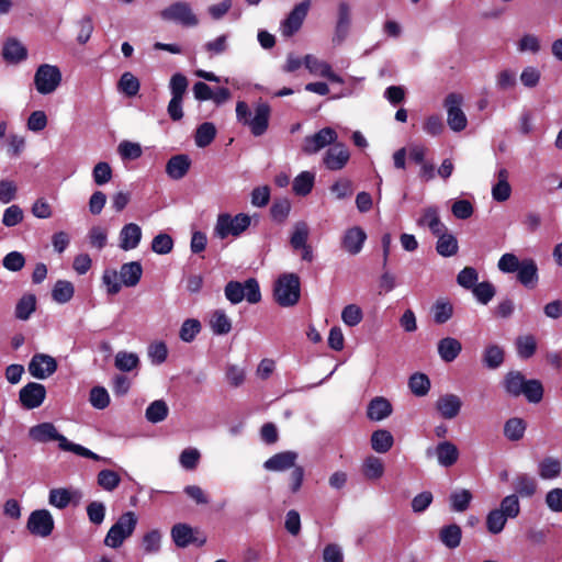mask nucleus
I'll return each instance as SVG.
<instances>
[{"mask_svg":"<svg viewBox=\"0 0 562 562\" xmlns=\"http://www.w3.org/2000/svg\"><path fill=\"white\" fill-rule=\"evenodd\" d=\"M29 436L33 441L45 443L48 441H57L58 446L64 451H70L80 457L102 460L108 462L109 459L100 457L86 447L70 442L64 435H60L52 423H42L30 428Z\"/></svg>","mask_w":562,"mask_h":562,"instance_id":"f257e3e1","label":"nucleus"},{"mask_svg":"<svg viewBox=\"0 0 562 562\" xmlns=\"http://www.w3.org/2000/svg\"><path fill=\"white\" fill-rule=\"evenodd\" d=\"M504 389L514 397L524 395L530 403H539L543 397V386L539 380H527L519 371H509L504 378Z\"/></svg>","mask_w":562,"mask_h":562,"instance_id":"f03ea898","label":"nucleus"},{"mask_svg":"<svg viewBox=\"0 0 562 562\" xmlns=\"http://www.w3.org/2000/svg\"><path fill=\"white\" fill-rule=\"evenodd\" d=\"M271 115V109L268 103L259 102L255 105L254 115L245 101H238L236 104V119L243 125L249 127L254 136L263 135L268 127Z\"/></svg>","mask_w":562,"mask_h":562,"instance_id":"7ed1b4c3","label":"nucleus"},{"mask_svg":"<svg viewBox=\"0 0 562 562\" xmlns=\"http://www.w3.org/2000/svg\"><path fill=\"white\" fill-rule=\"evenodd\" d=\"M520 513L518 496L515 494L504 497L498 508L491 510L486 516V529L492 535L501 533L508 519L516 518Z\"/></svg>","mask_w":562,"mask_h":562,"instance_id":"20e7f679","label":"nucleus"},{"mask_svg":"<svg viewBox=\"0 0 562 562\" xmlns=\"http://www.w3.org/2000/svg\"><path fill=\"white\" fill-rule=\"evenodd\" d=\"M300 278L295 273H283L274 283L273 296L283 307L295 305L300 300Z\"/></svg>","mask_w":562,"mask_h":562,"instance_id":"39448f33","label":"nucleus"},{"mask_svg":"<svg viewBox=\"0 0 562 562\" xmlns=\"http://www.w3.org/2000/svg\"><path fill=\"white\" fill-rule=\"evenodd\" d=\"M137 521L138 519L134 512L122 514L109 529L104 538V544L111 549L120 548L133 535Z\"/></svg>","mask_w":562,"mask_h":562,"instance_id":"423d86ee","label":"nucleus"},{"mask_svg":"<svg viewBox=\"0 0 562 562\" xmlns=\"http://www.w3.org/2000/svg\"><path fill=\"white\" fill-rule=\"evenodd\" d=\"M224 293L232 304H238L244 299L250 304H256L261 300L259 283L254 278L246 280L245 283L229 281L224 289Z\"/></svg>","mask_w":562,"mask_h":562,"instance_id":"0eeeda50","label":"nucleus"},{"mask_svg":"<svg viewBox=\"0 0 562 562\" xmlns=\"http://www.w3.org/2000/svg\"><path fill=\"white\" fill-rule=\"evenodd\" d=\"M250 224L251 217L248 214L239 213L232 216L228 213H222L217 216L214 235L221 239H225L229 235L238 237Z\"/></svg>","mask_w":562,"mask_h":562,"instance_id":"6e6552de","label":"nucleus"},{"mask_svg":"<svg viewBox=\"0 0 562 562\" xmlns=\"http://www.w3.org/2000/svg\"><path fill=\"white\" fill-rule=\"evenodd\" d=\"M63 80L60 69L56 65L42 64L34 74V86L40 94H52Z\"/></svg>","mask_w":562,"mask_h":562,"instance_id":"1a4fd4ad","label":"nucleus"},{"mask_svg":"<svg viewBox=\"0 0 562 562\" xmlns=\"http://www.w3.org/2000/svg\"><path fill=\"white\" fill-rule=\"evenodd\" d=\"M464 98L457 92L449 93L443 100V108L447 112V124L456 133L462 132L468 126V117L462 109Z\"/></svg>","mask_w":562,"mask_h":562,"instance_id":"9d476101","label":"nucleus"},{"mask_svg":"<svg viewBox=\"0 0 562 562\" xmlns=\"http://www.w3.org/2000/svg\"><path fill=\"white\" fill-rule=\"evenodd\" d=\"M160 18L164 21L173 22L184 27H194L199 24V19L190 3L184 1H178L166 7L160 11Z\"/></svg>","mask_w":562,"mask_h":562,"instance_id":"9b49d317","label":"nucleus"},{"mask_svg":"<svg viewBox=\"0 0 562 562\" xmlns=\"http://www.w3.org/2000/svg\"><path fill=\"white\" fill-rule=\"evenodd\" d=\"M311 0H303L297 3L280 23V33L283 37H291L300 31L311 9Z\"/></svg>","mask_w":562,"mask_h":562,"instance_id":"f8f14e48","label":"nucleus"},{"mask_svg":"<svg viewBox=\"0 0 562 562\" xmlns=\"http://www.w3.org/2000/svg\"><path fill=\"white\" fill-rule=\"evenodd\" d=\"M55 521L47 509L33 510L27 519L26 528L31 535L47 538L54 530Z\"/></svg>","mask_w":562,"mask_h":562,"instance_id":"ddd939ff","label":"nucleus"},{"mask_svg":"<svg viewBox=\"0 0 562 562\" xmlns=\"http://www.w3.org/2000/svg\"><path fill=\"white\" fill-rule=\"evenodd\" d=\"M338 135L331 127H324L313 135L304 137L302 144V151L306 155H314L323 148L334 145L337 142Z\"/></svg>","mask_w":562,"mask_h":562,"instance_id":"4468645a","label":"nucleus"},{"mask_svg":"<svg viewBox=\"0 0 562 562\" xmlns=\"http://www.w3.org/2000/svg\"><path fill=\"white\" fill-rule=\"evenodd\" d=\"M352 22V7L346 0L337 3L336 25L333 42L341 44L348 36Z\"/></svg>","mask_w":562,"mask_h":562,"instance_id":"2eb2a0df","label":"nucleus"},{"mask_svg":"<svg viewBox=\"0 0 562 562\" xmlns=\"http://www.w3.org/2000/svg\"><path fill=\"white\" fill-rule=\"evenodd\" d=\"M57 370V361L54 357L45 353H36L29 363L30 374L38 380H45Z\"/></svg>","mask_w":562,"mask_h":562,"instance_id":"dca6fc26","label":"nucleus"},{"mask_svg":"<svg viewBox=\"0 0 562 562\" xmlns=\"http://www.w3.org/2000/svg\"><path fill=\"white\" fill-rule=\"evenodd\" d=\"M350 159V153L347 146L342 143H335L329 147L324 156L323 164L326 169L330 171H338L345 168Z\"/></svg>","mask_w":562,"mask_h":562,"instance_id":"f3484780","label":"nucleus"},{"mask_svg":"<svg viewBox=\"0 0 562 562\" xmlns=\"http://www.w3.org/2000/svg\"><path fill=\"white\" fill-rule=\"evenodd\" d=\"M463 402L461 397L454 393H445L440 395L436 403L435 408L443 419H454L461 412Z\"/></svg>","mask_w":562,"mask_h":562,"instance_id":"a211bd4d","label":"nucleus"},{"mask_svg":"<svg viewBox=\"0 0 562 562\" xmlns=\"http://www.w3.org/2000/svg\"><path fill=\"white\" fill-rule=\"evenodd\" d=\"M304 66L311 75L322 77L330 80L331 82L342 83L344 80L340 76L333 71L330 64L317 58L314 55L307 54L304 59Z\"/></svg>","mask_w":562,"mask_h":562,"instance_id":"6ab92c4d","label":"nucleus"},{"mask_svg":"<svg viewBox=\"0 0 562 562\" xmlns=\"http://www.w3.org/2000/svg\"><path fill=\"white\" fill-rule=\"evenodd\" d=\"M20 401L27 409H33L42 405L46 397V389L43 384L30 382L20 390Z\"/></svg>","mask_w":562,"mask_h":562,"instance_id":"aec40b11","label":"nucleus"},{"mask_svg":"<svg viewBox=\"0 0 562 562\" xmlns=\"http://www.w3.org/2000/svg\"><path fill=\"white\" fill-rule=\"evenodd\" d=\"M367 240V233L360 226L346 229L341 237V247L349 255H358Z\"/></svg>","mask_w":562,"mask_h":562,"instance_id":"412c9836","label":"nucleus"},{"mask_svg":"<svg viewBox=\"0 0 562 562\" xmlns=\"http://www.w3.org/2000/svg\"><path fill=\"white\" fill-rule=\"evenodd\" d=\"M517 280L526 289H535L539 282L538 266L531 258L521 260L517 270Z\"/></svg>","mask_w":562,"mask_h":562,"instance_id":"4be33fe9","label":"nucleus"},{"mask_svg":"<svg viewBox=\"0 0 562 562\" xmlns=\"http://www.w3.org/2000/svg\"><path fill=\"white\" fill-rule=\"evenodd\" d=\"M417 225L420 227H428L434 235H440L447 231L446 225L440 221L439 210L437 206L425 207L420 217L417 220Z\"/></svg>","mask_w":562,"mask_h":562,"instance_id":"5701e85b","label":"nucleus"},{"mask_svg":"<svg viewBox=\"0 0 562 562\" xmlns=\"http://www.w3.org/2000/svg\"><path fill=\"white\" fill-rule=\"evenodd\" d=\"M297 453L294 451H283L273 454L265 461L263 468L268 471L282 472L295 465Z\"/></svg>","mask_w":562,"mask_h":562,"instance_id":"b1692460","label":"nucleus"},{"mask_svg":"<svg viewBox=\"0 0 562 562\" xmlns=\"http://www.w3.org/2000/svg\"><path fill=\"white\" fill-rule=\"evenodd\" d=\"M496 181L492 187V198L496 202H505L510 198L509 172L506 168H499L495 173Z\"/></svg>","mask_w":562,"mask_h":562,"instance_id":"393cba45","label":"nucleus"},{"mask_svg":"<svg viewBox=\"0 0 562 562\" xmlns=\"http://www.w3.org/2000/svg\"><path fill=\"white\" fill-rule=\"evenodd\" d=\"M142 239V228L135 223L126 224L120 232V248L127 251L135 249Z\"/></svg>","mask_w":562,"mask_h":562,"instance_id":"a878e982","label":"nucleus"},{"mask_svg":"<svg viewBox=\"0 0 562 562\" xmlns=\"http://www.w3.org/2000/svg\"><path fill=\"white\" fill-rule=\"evenodd\" d=\"M81 493L70 488H52L48 495V504L58 509L66 508L74 499L79 501Z\"/></svg>","mask_w":562,"mask_h":562,"instance_id":"bb28decb","label":"nucleus"},{"mask_svg":"<svg viewBox=\"0 0 562 562\" xmlns=\"http://www.w3.org/2000/svg\"><path fill=\"white\" fill-rule=\"evenodd\" d=\"M191 160L187 155L172 156L166 165V173L173 180L182 179L189 171Z\"/></svg>","mask_w":562,"mask_h":562,"instance_id":"cd10ccee","label":"nucleus"},{"mask_svg":"<svg viewBox=\"0 0 562 562\" xmlns=\"http://www.w3.org/2000/svg\"><path fill=\"white\" fill-rule=\"evenodd\" d=\"M439 465L443 468L452 467L459 459V450L451 441H441L435 449Z\"/></svg>","mask_w":562,"mask_h":562,"instance_id":"c85d7f7f","label":"nucleus"},{"mask_svg":"<svg viewBox=\"0 0 562 562\" xmlns=\"http://www.w3.org/2000/svg\"><path fill=\"white\" fill-rule=\"evenodd\" d=\"M120 280L127 288L136 286L143 274V267L138 261L123 263L119 271Z\"/></svg>","mask_w":562,"mask_h":562,"instance_id":"c756f323","label":"nucleus"},{"mask_svg":"<svg viewBox=\"0 0 562 562\" xmlns=\"http://www.w3.org/2000/svg\"><path fill=\"white\" fill-rule=\"evenodd\" d=\"M2 56L9 63L19 64L26 59L27 49L19 40L9 38L3 45Z\"/></svg>","mask_w":562,"mask_h":562,"instance_id":"7c9ffc66","label":"nucleus"},{"mask_svg":"<svg viewBox=\"0 0 562 562\" xmlns=\"http://www.w3.org/2000/svg\"><path fill=\"white\" fill-rule=\"evenodd\" d=\"M392 405L389 400L382 396L374 397L368 405V418L380 422L387 418L392 414Z\"/></svg>","mask_w":562,"mask_h":562,"instance_id":"2f4dec72","label":"nucleus"},{"mask_svg":"<svg viewBox=\"0 0 562 562\" xmlns=\"http://www.w3.org/2000/svg\"><path fill=\"white\" fill-rule=\"evenodd\" d=\"M437 349L442 361L452 362L460 355L462 345L456 338L446 337L439 340Z\"/></svg>","mask_w":562,"mask_h":562,"instance_id":"473e14b6","label":"nucleus"},{"mask_svg":"<svg viewBox=\"0 0 562 562\" xmlns=\"http://www.w3.org/2000/svg\"><path fill=\"white\" fill-rule=\"evenodd\" d=\"M209 325L215 335H226L232 329V321L223 310L210 314Z\"/></svg>","mask_w":562,"mask_h":562,"instance_id":"72a5a7b5","label":"nucleus"},{"mask_svg":"<svg viewBox=\"0 0 562 562\" xmlns=\"http://www.w3.org/2000/svg\"><path fill=\"white\" fill-rule=\"evenodd\" d=\"M384 470L383 461L375 456L367 457L362 463V474L370 481L380 480L384 474Z\"/></svg>","mask_w":562,"mask_h":562,"instance_id":"f704fd0d","label":"nucleus"},{"mask_svg":"<svg viewBox=\"0 0 562 562\" xmlns=\"http://www.w3.org/2000/svg\"><path fill=\"white\" fill-rule=\"evenodd\" d=\"M171 538L179 548H186L194 541V530L187 524H176L171 528Z\"/></svg>","mask_w":562,"mask_h":562,"instance_id":"c9c22d12","label":"nucleus"},{"mask_svg":"<svg viewBox=\"0 0 562 562\" xmlns=\"http://www.w3.org/2000/svg\"><path fill=\"white\" fill-rule=\"evenodd\" d=\"M483 364L491 370L499 368L504 362V350L498 345H488L483 350Z\"/></svg>","mask_w":562,"mask_h":562,"instance_id":"e433bc0d","label":"nucleus"},{"mask_svg":"<svg viewBox=\"0 0 562 562\" xmlns=\"http://www.w3.org/2000/svg\"><path fill=\"white\" fill-rule=\"evenodd\" d=\"M461 528L456 524L445 526L439 531V539L448 549L458 548L461 543Z\"/></svg>","mask_w":562,"mask_h":562,"instance_id":"4c0bfd02","label":"nucleus"},{"mask_svg":"<svg viewBox=\"0 0 562 562\" xmlns=\"http://www.w3.org/2000/svg\"><path fill=\"white\" fill-rule=\"evenodd\" d=\"M394 443L392 434L386 429H378L371 435V447L378 453L387 452Z\"/></svg>","mask_w":562,"mask_h":562,"instance_id":"58836bf2","label":"nucleus"},{"mask_svg":"<svg viewBox=\"0 0 562 562\" xmlns=\"http://www.w3.org/2000/svg\"><path fill=\"white\" fill-rule=\"evenodd\" d=\"M562 470L561 462L552 457L544 458L538 465L539 476L543 480L557 479Z\"/></svg>","mask_w":562,"mask_h":562,"instance_id":"ea45409f","label":"nucleus"},{"mask_svg":"<svg viewBox=\"0 0 562 562\" xmlns=\"http://www.w3.org/2000/svg\"><path fill=\"white\" fill-rule=\"evenodd\" d=\"M310 235V227L306 222L299 221L293 225L290 244L294 250H299L301 247L307 245Z\"/></svg>","mask_w":562,"mask_h":562,"instance_id":"a19ab883","label":"nucleus"},{"mask_svg":"<svg viewBox=\"0 0 562 562\" xmlns=\"http://www.w3.org/2000/svg\"><path fill=\"white\" fill-rule=\"evenodd\" d=\"M438 236L436 250L442 257H451L458 251V241L452 234L441 233Z\"/></svg>","mask_w":562,"mask_h":562,"instance_id":"79ce46f5","label":"nucleus"},{"mask_svg":"<svg viewBox=\"0 0 562 562\" xmlns=\"http://www.w3.org/2000/svg\"><path fill=\"white\" fill-rule=\"evenodd\" d=\"M36 308V297L33 294L23 295L15 306V317L21 321H27Z\"/></svg>","mask_w":562,"mask_h":562,"instance_id":"37998d69","label":"nucleus"},{"mask_svg":"<svg viewBox=\"0 0 562 562\" xmlns=\"http://www.w3.org/2000/svg\"><path fill=\"white\" fill-rule=\"evenodd\" d=\"M75 293V288L67 280H58L52 291L53 300L59 304L69 302Z\"/></svg>","mask_w":562,"mask_h":562,"instance_id":"c03bdc74","label":"nucleus"},{"mask_svg":"<svg viewBox=\"0 0 562 562\" xmlns=\"http://www.w3.org/2000/svg\"><path fill=\"white\" fill-rule=\"evenodd\" d=\"M526 427L524 419L513 417L505 423L504 435L510 441H518L524 437Z\"/></svg>","mask_w":562,"mask_h":562,"instance_id":"a18cd8bd","label":"nucleus"},{"mask_svg":"<svg viewBox=\"0 0 562 562\" xmlns=\"http://www.w3.org/2000/svg\"><path fill=\"white\" fill-rule=\"evenodd\" d=\"M169 408L165 401L156 400L146 408V419L149 423L157 424L165 420L168 416Z\"/></svg>","mask_w":562,"mask_h":562,"instance_id":"49530a36","label":"nucleus"},{"mask_svg":"<svg viewBox=\"0 0 562 562\" xmlns=\"http://www.w3.org/2000/svg\"><path fill=\"white\" fill-rule=\"evenodd\" d=\"M515 491L522 497H530L537 491V482L528 474H518L514 480Z\"/></svg>","mask_w":562,"mask_h":562,"instance_id":"de8ad7c7","label":"nucleus"},{"mask_svg":"<svg viewBox=\"0 0 562 562\" xmlns=\"http://www.w3.org/2000/svg\"><path fill=\"white\" fill-rule=\"evenodd\" d=\"M315 176L310 171H302L293 180V191L297 195H307L314 186Z\"/></svg>","mask_w":562,"mask_h":562,"instance_id":"09e8293b","label":"nucleus"},{"mask_svg":"<svg viewBox=\"0 0 562 562\" xmlns=\"http://www.w3.org/2000/svg\"><path fill=\"white\" fill-rule=\"evenodd\" d=\"M517 355L521 359L531 358L537 350V341L532 335H522L516 339Z\"/></svg>","mask_w":562,"mask_h":562,"instance_id":"8fccbe9b","label":"nucleus"},{"mask_svg":"<svg viewBox=\"0 0 562 562\" xmlns=\"http://www.w3.org/2000/svg\"><path fill=\"white\" fill-rule=\"evenodd\" d=\"M408 387L416 396H425L430 390V380L424 373H414L408 380Z\"/></svg>","mask_w":562,"mask_h":562,"instance_id":"3c124183","label":"nucleus"},{"mask_svg":"<svg viewBox=\"0 0 562 562\" xmlns=\"http://www.w3.org/2000/svg\"><path fill=\"white\" fill-rule=\"evenodd\" d=\"M114 364L120 371L130 372L138 367L139 358L134 352L119 351Z\"/></svg>","mask_w":562,"mask_h":562,"instance_id":"603ef678","label":"nucleus"},{"mask_svg":"<svg viewBox=\"0 0 562 562\" xmlns=\"http://www.w3.org/2000/svg\"><path fill=\"white\" fill-rule=\"evenodd\" d=\"M216 135V128L213 123L205 122L201 124L195 133V145L204 148L210 145Z\"/></svg>","mask_w":562,"mask_h":562,"instance_id":"864d4df0","label":"nucleus"},{"mask_svg":"<svg viewBox=\"0 0 562 562\" xmlns=\"http://www.w3.org/2000/svg\"><path fill=\"white\" fill-rule=\"evenodd\" d=\"M161 532L157 529H153L146 532L142 539V547L146 554H156L161 548Z\"/></svg>","mask_w":562,"mask_h":562,"instance_id":"5fc2aeb1","label":"nucleus"},{"mask_svg":"<svg viewBox=\"0 0 562 562\" xmlns=\"http://www.w3.org/2000/svg\"><path fill=\"white\" fill-rule=\"evenodd\" d=\"M139 80L132 72H124L117 83V88L121 92L127 97H134L139 91Z\"/></svg>","mask_w":562,"mask_h":562,"instance_id":"6e6d98bb","label":"nucleus"},{"mask_svg":"<svg viewBox=\"0 0 562 562\" xmlns=\"http://www.w3.org/2000/svg\"><path fill=\"white\" fill-rule=\"evenodd\" d=\"M97 482L102 490L112 492L120 485L121 477L112 470H102L98 473Z\"/></svg>","mask_w":562,"mask_h":562,"instance_id":"4d7b16f0","label":"nucleus"},{"mask_svg":"<svg viewBox=\"0 0 562 562\" xmlns=\"http://www.w3.org/2000/svg\"><path fill=\"white\" fill-rule=\"evenodd\" d=\"M434 321L437 324H445L453 314V306L447 300H438L432 306Z\"/></svg>","mask_w":562,"mask_h":562,"instance_id":"13d9d810","label":"nucleus"},{"mask_svg":"<svg viewBox=\"0 0 562 562\" xmlns=\"http://www.w3.org/2000/svg\"><path fill=\"white\" fill-rule=\"evenodd\" d=\"M472 293L479 303L486 305L495 296L496 289L491 282L483 281L472 289Z\"/></svg>","mask_w":562,"mask_h":562,"instance_id":"bf43d9fd","label":"nucleus"},{"mask_svg":"<svg viewBox=\"0 0 562 562\" xmlns=\"http://www.w3.org/2000/svg\"><path fill=\"white\" fill-rule=\"evenodd\" d=\"M472 501V494L469 490H459L450 495V503L452 510L462 513L468 509Z\"/></svg>","mask_w":562,"mask_h":562,"instance_id":"052dcab7","label":"nucleus"},{"mask_svg":"<svg viewBox=\"0 0 562 562\" xmlns=\"http://www.w3.org/2000/svg\"><path fill=\"white\" fill-rule=\"evenodd\" d=\"M201 323L195 318L186 319L180 328V339L184 342H191L201 331Z\"/></svg>","mask_w":562,"mask_h":562,"instance_id":"680f3d73","label":"nucleus"},{"mask_svg":"<svg viewBox=\"0 0 562 562\" xmlns=\"http://www.w3.org/2000/svg\"><path fill=\"white\" fill-rule=\"evenodd\" d=\"M541 49L540 38L535 34H524L517 42V50L519 53L538 54Z\"/></svg>","mask_w":562,"mask_h":562,"instance_id":"e2e57ef3","label":"nucleus"},{"mask_svg":"<svg viewBox=\"0 0 562 562\" xmlns=\"http://www.w3.org/2000/svg\"><path fill=\"white\" fill-rule=\"evenodd\" d=\"M117 153L122 159L134 160L142 156V146L138 143L123 140L117 146Z\"/></svg>","mask_w":562,"mask_h":562,"instance_id":"0e129e2a","label":"nucleus"},{"mask_svg":"<svg viewBox=\"0 0 562 562\" xmlns=\"http://www.w3.org/2000/svg\"><path fill=\"white\" fill-rule=\"evenodd\" d=\"M102 282L106 286V292L110 295L117 294L123 285L120 280L119 272L113 269H109L103 272Z\"/></svg>","mask_w":562,"mask_h":562,"instance_id":"69168bd1","label":"nucleus"},{"mask_svg":"<svg viewBox=\"0 0 562 562\" xmlns=\"http://www.w3.org/2000/svg\"><path fill=\"white\" fill-rule=\"evenodd\" d=\"M445 130L443 121L440 115H428L423 122V131L430 136H439Z\"/></svg>","mask_w":562,"mask_h":562,"instance_id":"338daca9","label":"nucleus"},{"mask_svg":"<svg viewBox=\"0 0 562 562\" xmlns=\"http://www.w3.org/2000/svg\"><path fill=\"white\" fill-rule=\"evenodd\" d=\"M479 273L472 267L463 268L457 276V282L464 289H473L477 284Z\"/></svg>","mask_w":562,"mask_h":562,"instance_id":"774afa93","label":"nucleus"}]
</instances>
